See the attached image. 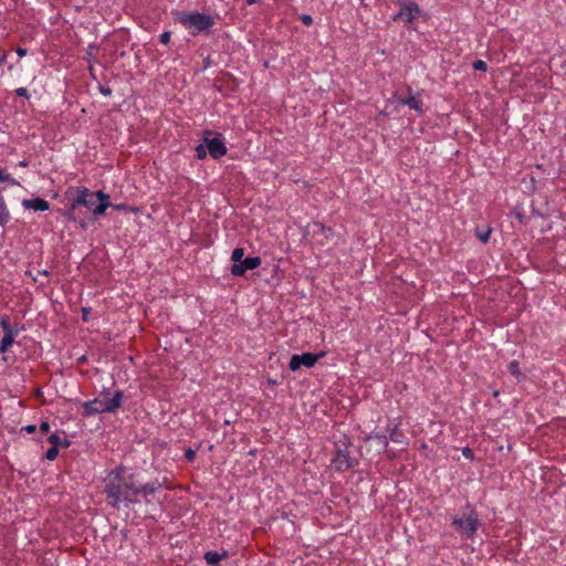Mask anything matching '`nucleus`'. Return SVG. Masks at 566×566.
<instances>
[{"instance_id": "obj_1", "label": "nucleus", "mask_w": 566, "mask_h": 566, "mask_svg": "<svg viewBox=\"0 0 566 566\" xmlns=\"http://www.w3.org/2000/svg\"><path fill=\"white\" fill-rule=\"evenodd\" d=\"M136 475L124 465L112 469L104 478V492L108 505L119 509L122 504L129 506L140 502L136 497Z\"/></svg>"}, {"instance_id": "obj_2", "label": "nucleus", "mask_w": 566, "mask_h": 566, "mask_svg": "<svg viewBox=\"0 0 566 566\" xmlns=\"http://www.w3.org/2000/svg\"><path fill=\"white\" fill-rule=\"evenodd\" d=\"M123 399L122 390L112 392L104 388L97 397L82 403V416L87 418L98 413H114L122 407Z\"/></svg>"}, {"instance_id": "obj_3", "label": "nucleus", "mask_w": 566, "mask_h": 566, "mask_svg": "<svg viewBox=\"0 0 566 566\" xmlns=\"http://www.w3.org/2000/svg\"><path fill=\"white\" fill-rule=\"evenodd\" d=\"M175 22L181 24L190 35L209 34L216 24L214 18L199 11H177Z\"/></svg>"}, {"instance_id": "obj_4", "label": "nucleus", "mask_w": 566, "mask_h": 566, "mask_svg": "<svg viewBox=\"0 0 566 566\" xmlns=\"http://www.w3.org/2000/svg\"><path fill=\"white\" fill-rule=\"evenodd\" d=\"M77 206H83L93 212L95 217L103 216L108 207L112 206L109 202V196L101 190L91 191L90 189L82 187L77 189V195L71 205V209L74 210Z\"/></svg>"}, {"instance_id": "obj_5", "label": "nucleus", "mask_w": 566, "mask_h": 566, "mask_svg": "<svg viewBox=\"0 0 566 566\" xmlns=\"http://www.w3.org/2000/svg\"><path fill=\"white\" fill-rule=\"evenodd\" d=\"M451 525L461 537L472 538L480 525L479 514L471 509L463 515L453 516Z\"/></svg>"}, {"instance_id": "obj_6", "label": "nucleus", "mask_w": 566, "mask_h": 566, "mask_svg": "<svg viewBox=\"0 0 566 566\" xmlns=\"http://www.w3.org/2000/svg\"><path fill=\"white\" fill-rule=\"evenodd\" d=\"M209 155L218 160L227 155L228 148L221 134L206 129L202 135Z\"/></svg>"}, {"instance_id": "obj_7", "label": "nucleus", "mask_w": 566, "mask_h": 566, "mask_svg": "<svg viewBox=\"0 0 566 566\" xmlns=\"http://www.w3.org/2000/svg\"><path fill=\"white\" fill-rule=\"evenodd\" d=\"M323 354L304 353L302 355H293L290 359L289 367L292 371H296L301 366L307 368L313 367Z\"/></svg>"}, {"instance_id": "obj_8", "label": "nucleus", "mask_w": 566, "mask_h": 566, "mask_svg": "<svg viewBox=\"0 0 566 566\" xmlns=\"http://www.w3.org/2000/svg\"><path fill=\"white\" fill-rule=\"evenodd\" d=\"M420 14V8L413 0H408V3L400 8L395 14V21H403L405 23H411Z\"/></svg>"}, {"instance_id": "obj_9", "label": "nucleus", "mask_w": 566, "mask_h": 566, "mask_svg": "<svg viewBox=\"0 0 566 566\" xmlns=\"http://www.w3.org/2000/svg\"><path fill=\"white\" fill-rule=\"evenodd\" d=\"M261 262L260 256L245 258L240 263H233L231 266V274L233 276H243L247 271L259 268Z\"/></svg>"}, {"instance_id": "obj_10", "label": "nucleus", "mask_w": 566, "mask_h": 566, "mask_svg": "<svg viewBox=\"0 0 566 566\" xmlns=\"http://www.w3.org/2000/svg\"><path fill=\"white\" fill-rule=\"evenodd\" d=\"M160 489V483L158 481L148 482L145 484H140L136 479V497L139 499L142 496L146 504H150L155 493Z\"/></svg>"}, {"instance_id": "obj_11", "label": "nucleus", "mask_w": 566, "mask_h": 566, "mask_svg": "<svg viewBox=\"0 0 566 566\" xmlns=\"http://www.w3.org/2000/svg\"><path fill=\"white\" fill-rule=\"evenodd\" d=\"M355 464L356 461L349 457L348 451L346 449L337 450L333 459V467L336 471H346L353 468Z\"/></svg>"}, {"instance_id": "obj_12", "label": "nucleus", "mask_w": 566, "mask_h": 566, "mask_svg": "<svg viewBox=\"0 0 566 566\" xmlns=\"http://www.w3.org/2000/svg\"><path fill=\"white\" fill-rule=\"evenodd\" d=\"M407 92H408V96L398 97V103L400 105H407L411 109H415L419 115H422L424 109H423V103H422L421 98L419 97V94L413 95L412 88L410 86L407 87Z\"/></svg>"}, {"instance_id": "obj_13", "label": "nucleus", "mask_w": 566, "mask_h": 566, "mask_svg": "<svg viewBox=\"0 0 566 566\" xmlns=\"http://www.w3.org/2000/svg\"><path fill=\"white\" fill-rule=\"evenodd\" d=\"M366 440L371 442L378 453L385 452L388 447V438L385 433L373 432Z\"/></svg>"}, {"instance_id": "obj_14", "label": "nucleus", "mask_w": 566, "mask_h": 566, "mask_svg": "<svg viewBox=\"0 0 566 566\" xmlns=\"http://www.w3.org/2000/svg\"><path fill=\"white\" fill-rule=\"evenodd\" d=\"M22 206L24 209H32L34 211H46L50 209V203L43 198L23 199Z\"/></svg>"}, {"instance_id": "obj_15", "label": "nucleus", "mask_w": 566, "mask_h": 566, "mask_svg": "<svg viewBox=\"0 0 566 566\" xmlns=\"http://www.w3.org/2000/svg\"><path fill=\"white\" fill-rule=\"evenodd\" d=\"M203 557L209 565L217 566L221 560L228 557V552L223 551L222 553H218L216 551H208Z\"/></svg>"}, {"instance_id": "obj_16", "label": "nucleus", "mask_w": 566, "mask_h": 566, "mask_svg": "<svg viewBox=\"0 0 566 566\" xmlns=\"http://www.w3.org/2000/svg\"><path fill=\"white\" fill-rule=\"evenodd\" d=\"M400 423H396L392 428L388 430L389 438L395 443L403 444L406 443V436L405 433L399 429Z\"/></svg>"}, {"instance_id": "obj_17", "label": "nucleus", "mask_w": 566, "mask_h": 566, "mask_svg": "<svg viewBox=\"0 0 566 566\" xmlns=\"http://www.w3.org/2000/svg\"><path fill=\"white\" fill-rule=\"evenodd\" d=\"M313 234L314 235H322L324 240H329L332 234H333V230L326 226H324L323 223H314L313 224Z\"/></svg>"}, {"instance_id": "obj_18", "label": "nucleus", "mask_w": 566, "mask_h": 566, "mask_svg": "<svg viewBox=\"0 0 566 566\" xmlns=\"http://www.w3.org/2000/svg\"><path fill=\"white\" fill-rule=\"evenodd\" d=\"M19 334H6L0 340V354H6L15 340Z\"/></svg>"}, {"instance_id": "obj_19", "label": "nucleus", "mask_w": 566, "mask_h": 566, "mask_svg": "<svg viewBox=\"0 0 566 566\" xmlns=\"http://www.w3.org/2000/svg\"><path fill=\"white\" fill-rule=\"evenodd\" d=\"M48 441L52 444V447L59 448V446H62L64 448H67L70 446V441L64 440L62 441L59 434L52 433L48 437Z\"/></svg>"}, {"instance_id": "obj_20", "label": "nucleus", "mask_w": 566, "mask_h": 566, "mask_svg": "<svg viewBox=\"0 0 566 566\" xmlns=\"http://www.w3.org/2000/svg\"><path fill=\"white\" fill-rule=\"evenodd\" d=\"M0 326L3 329L4 335L6 334H19L18 328L13 327L9 321V318L3 317L0 321Z\"/></svg>"}, {"instance_id": "obj_21", "label": "nucleus", "mask_w": 566, "mask_h": 566, "mask_svg": "<svg viewBox=\"0 0 566 566\" xmlns=\"http://www.w3.org/2000/svg\"><path fill=\"white\" fill-rule=\"evenodd\" d=\"M4 181H9L13 186L20 185V182L17 179L11 178V175L8 172L7 169L1 168L0 169V182H4Z\"/></svg>"}, {"instance_id": "obj_22", "label": "nucleus", "mask_w": 566, "mask_h": 566, "mask_svg": "<svg viewBox=\"0 0 566 566\" xmlns=\"http://www.w3.org/2000/svg\"><path fill=\"white\" fill-rule=\"evenodd\" d=\"M195 151L196 158L199 160L206 159L207 155L209 154L205 143L196 146Z\"/></svg>"}, {"instance_id": "obj_23", "label": "nucleus", "mask_w": 566, "mask_h": 566, "mask_svg": "<svg viewBox=\"0 0 566 566\" xmlns=\"http://www.w3.org/2000/svg\"><path fill=\"white\" fill-rule=\"evenodd\" d=\"M244 249L235 248L231 253V261L234 263H240L243 260Z\"/></svg>"}, {"instance_id": "obj_24", "label": "nucleus", "mask_w": 566, "mask_h": 566, "mask_svg": "<svg viewBox=\"0 0 566 566\" xmlns=\"http://www.w3.org/2000/svg\"><path fill=\"white\" fill-rule=\"evenodd\" d=\"M507 369L509 371L515 376V377H520L521 376V370H520V364L517 360H512L509 366H507Z\"/></svg>"}, {"instance_id": "obj_25", "label": "nucleus", "mask_w": 566, "mask_h": 566, "mask_svg": "<svg viewBox=\"0 0 566 566\" xmlns=\"http://www.w3.org/2000/svg\"><path fill=\"white\" fill-rule=\"evenodd\" d=\"M59 455V448L56 447H51L50 449H48V451L45 452V455L44 458L49 461H53L57 458Z\"/></svg>"}, {"instance_id": "obj_26", "label": "nucleus", "mask_w": 566, "mask_h": 566, "mask_svg": "<svg viewBox=\"0 0 566 566\" xmlns=\"http://www.w3.org/2000/svg\"><path fill=\"white\" fill-rule=\"evenodd\" d=\"M473 69L475 71H483L485 72L488 70V65L483 60H475L472 64Z\"/></svg>"}, {"instance_id": "obj_27", "label": "nucleus", "mask_w": 566, "mask_h": 566, "mask_svg": "<svg viewBox=\"0 0 566 566\" xmlns=\"http://www.w3.org/2000/svg\"><path fill=\"white\" fill-rule=\"evenodd\" d=\"M491 229H488L485 231L478 232V238L483 242L486 243L490 239Z\"/></svg>"}, {"instance_id": "obj_28", "label": "nucleus", "mask_w": 566, "mask_h": 566, "mask_svg": "<svg viewBox=\"0 0 566 566\" xmlns=\"http://www.w3.org/2000/svg\"><path fill=\"white\" fill-rule=\"evenodd\" d=\"M170 38H171V32L170 31H164L160 34V36H159V41L163 44H168L170 42Z\"/></svg>"}, {"instance_id": "obj_29", "label": "nucleus", "mask_w": 566, "mask_h": 566, "mask_svg": "<svg viewBox=\"0 0 566 566\" xmlns=\"http://www.w3.org/2000/svg\"><path fill=\"white\" fill-rule=\"evenodd\" d=\"M8 60V52L2 45H0V66H2Z\"/></svg>"}, {"instance_id": "obj_30", "label": "nucleus", "mask_w": 566, "mask_h": 566, "mask_svg": "<svg viewBox=\"0 0 566 566\" xmlns=\"http://www.w3.org/2000/svg\"><path fill=\"white\" fill-rule=\"evenodd\" d=\"M462 454L468 460H473V458H474L473 451L469 447H464L462 449Z\"/></svg>"}, {"instance_id": "obj_31", "label": "nucleus", "mask_w": 566, "mask_h": 566, "mask_svg": "<svg viewBox=\"0 0 566 566\" xmlns=\"http://www.w3.org/2000/svg\"><path fill=\"white\" fill-rule=\"evenodd\" d=\"M185 458H186V460H187L188 462L193 461V460H195V458H196V451H195V450H192V449H187V450L185 451Z\"/></svg>"}, {"instance_id": "obj_32", "label": "nucleus", "mask_w": 566, "mask_h": 566, "mask_svg": "<svg viewBox=\"0 0 566 566\" xmlns=\"http://www.w3.org/2000/svg\"><path fill=\"white\" fill-rule=\"evenodd\" d=\"M15 94L21 97L29 98L30 94L29 91L25 87H19L15 90Z\"/></svg>"}, {"instance_id": "obj_33", "label": "nucleus", "mask_w": 566, "mask_h": 566, "mask_svg": "<svg viewBox=\"0 0 566 566\" xmlns=\"http://www.w3.org/2000/svg\"><path fill=\"white\" fill-rule=\"evenodd\" d=\"M21 431H24L27 433H34L36 431L35 424H27L21 428Z\"/></svg>"}, {"instance_id": "obj_34", "label": "nucleus", "mask_w": 566, "mask_h": 566, "mask_svg": "<svg viewBox=\"0 0 566 566\" xmlns=\"http://www.w3.org/2000/svg\"><path fill=\"white\" fill-rule=\"evenodd\" d=\"M301 21H302L305 25H307V27H310V25L313 23V19H312V17H311V15H308V14H303V15L301 17Z\"/></svg>"}, {"instance_id": "obj_35", "label": "nucleus", "mask_w": 566, "mask_h": 566, "mask_svg": "<svg viewBox=\"0 0 566 566\" xmlns=\"http://www.w3.org/2000/svg\"><path fill=\"white\" fill-rule=\"evenodd\" d=\"M50 429H51V426H50V423H49V422H46V421L42 422V423H41V426H40V431H41L42 433H46V432H49V431H50Z\"/></svg>"}, {"instance_id": "obj_36", "label": "nucleus", "mask_w": 566, "mask_h": 566, "mask_svg": "<svg viewBox=\"0 0 566 566\" xmlns=\"http://www.w3.org/2000/svg\"><path fill=\"white\" fill-rule=\"evenodd\" d=\"M99 92L105 95V96H108L112 94V90L109 87H106V86H99Z\"/></svg>"}, {"instance_id": "obj_37", "label": "nucleus", "mask_w": 566, "mask_h": 566, "mask_svg": "<svg viewBox=\"0 0 566 566\" xmlns=\"http://www.w3.org/2000/svg\"><path fill=\"white\" fill-rule=\"evenodd\" d=\"M115 210L117 211H124L126 210V205L125 203H118V205H114L112 206Z\"/></svg>"}, {"instance_id": "obj_38", "label": "nucleus", "mask_w": 566, "mask_h": 566, "mask_svg": "<svg viewBox=\"0 0 566 566\" xmlns=\"http://www.w3.org/2000/svg\"><path fill=\"white\" fill-rule=\"evenodd\" d=\"M17 54H18L20 57H23L24 55H27V50H25V49H22V48H18V49H17Z\"/></svg>"}, {"instance_id": "obj_39", "label": "nucleus", "mask_w": 566, "mask_h": 566, "mask_svg": "<svg viewBox=\"0 0 566 566\" xmlns=\"http://www.w3.org/2000/svg\"><path fill=\"white\" fill-rule=\"evenodd\" d=\"M397 3L401 7H403V4L406 6L408 3V0H397Z\"/></svg>"}, {"instance_id": "obj_40", "label": "nucleus", "mask_w": 566, "mask_h": 566, "mask_svg": "<svg viewBox=\"0 0 566 566\" xmlns=\"http://www.w3.org/2000/svg\"><path fill=\"white\" fill-rule=\"evenodd\" d=\"M87 314H88V311L86 308H83V319L84 321H87Z\"/></svg>"}, {"instance_id": "obj_41", "label": "nucleus", "mask_w": 566, "mask_h": 566, "mask_svg": "<svg viewBox=\"0 0 566 566\" xmlns=\"http://www.w3.org/2000/svg\"><path fill=\"white\" fill-rule=\"evenodd\" d=\"M258 1H259V0H247V3L251 6V4L256 3Z\"/></svg>"}, {"instance_id": "obj_42", "label": "nucleus", "mask_w": 566, "mask_h": 566, "mask_svg": "<svg viewBox=\"0 0 566 566\" xmlns=\"http://www.w3.org/2000/svg\"><path fill=\"white\" fill-rule=\"evenodd\" d=\"M40 274L49 275V272L44 270V271H41Z\"/></svg>"}]
</instances>
